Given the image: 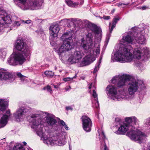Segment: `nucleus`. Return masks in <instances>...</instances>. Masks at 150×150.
Segmentation results:
<instances>
[{
  "instance_id": "f257e3e1",
  "label": "nucleus",
  "mask_w": 150,
  "mask_h": 150,
  "mask_svg": "<svg viewBox=\"0 0 150 150\" xmlns=\"http://www.w3.org/2000/svg\"><path fill=\"white\" fill-rule=\"evenodd\" d=\"M114 85H109L106 88L108 95L114 100L129 98L139 92L144 95L146 87L143 80L127 74H120L113 77L110 81Z\"/></svg>"
},
{
  "instance_id": "f03ea898",
  "label": "nucleus",
  "mask_w": 150,
  "mask_h": 150,
  "mask_svg": "<svg viewBox=\"0 0 150 150\" xmlns=\"http://www.w3.org/2000/svg\"><path fill=\"white\" fill-rule=\"evenodd\" d=\"M135 46L132 55L130 52L132 49L131 45L121 43L119 49L112 55V59L114 61L125 62H131L133 59H142V61H145L149 58V51L147 47H144L142 50L138 45H136Z\"/></svg>"
},
{
  "instance_id": "7ed1b4c3",
  "label": "nucleus",
  "mask_w": 150,
  "mask_h": 150,
  "mask_svg": "<svg viewBox=\"0 0 150 150\" xmlns=\"http://www.w3.org/2000/svg\"><path fill=\"white\" fill-rule=\"evenodd\" d=\"M27 119L29 122L32 124L31 127L35 130L37 134L43 141L44 143L48 145L56 144L59 146H62L66 143L64 135L59 133L55 138H49L43 132L44 125L41 123V118L40 114H31L27 117Z\"/></svg>"
},
{
  "instance_id": "20e7f679",
  "label": "nucleus",
  "mask_w": 150,
  "mask_h": 150,
  "mask_svg": "<svg viewBox=\"0 0 150 150\" xmlns=\"http://www.w3.org/2000/svg\"><path fill=\"white\" fill-rule=\"evenodd\" d=\"M126 123L121 125L117 130L115 132L117 134H124L128 130L127 135L132 140L139 144L144 142L145 139L144 134L137 129V119L135 116L126 117L125 119Z\"/></svg>"
},
{
  "instance_id": "39448f33",
  "label": "nucleus",
  "mask_w": 150,
  "mask_h": 150,
  "mask_svg": "<svg viewBox=\"0 0 150 150\" xmlns=\"http://www.w3.org/2000/svg\"><path fill=\"white\" fill-rule=\"evenodd\" d=\"M72 32L69 31L64 33L60 37L62 42L59 48L56 50L59 55L70 50L74 47L75 43L72 39Z\"/></svg>"
},
{
  "instance_id": "423d86ee",
  "label": "nucleus",
  "mask_w": 150,
  "mask_h": 150,
  "mask_svg": "<svg viewBox=\"0 0 150 150\" xmlns=\"http://www.w3.org/2000/svg\"><path fill=\"white\" fill-rule=\"evenodd\" d=\"M81 46L86 52L91 55H98L99 54L100 50L99 45L97 47H95V45L93 43L86 41L84 38L81 39Z\"/></svg>"
},
{
  "instance_id": "0eeeda50",
  "label": "nucleus",
  "mask_w": 150,
  "mask_h": 150,
  "mask_svg": "<svg viewBox=\"0 0 150 150\" xmlns=\"http://www.w3.org/2000/svg\"><path fill=\"white\" fill-rule=\"evenodd\" d=\"M26 61L25 58L21 53L15 52L8 59L7 63L8 64L11 65H21Z\"/></svg>"
},
{
  "instance_id": "6e6552de",
  "label": "nucleus",
  "mask_w": 150,
  "mask_h": 150,
  "mask_svg": "<svg viewBox=\"0 0 150 150\" xmlns=\"http://www.w3.org/2000/svg\"><path fill=\"white\" fill-rule=\"evenodd\" d=\"M14 47L17 50L21 52L20 53L25 59L27 57L30 55V51L28 48L23 40L20 39H17L15 42Z\"/></svg>"
},
{
  "instance_id": "1a4fd4ad",
  "label": "nucleus",
  "mask_w": 150,
  "mask_h": 150,
  "mask_svg": "<svg viewBox=\"0 0 150 150\" xmlns=\"http://www.w3.org/2000/svg\"><path fill=\"white\" fill-rule=\"evenodd\" d=\"M15 5L22 10H34L35 5L30 0H13Z\"/></svg>"
},
{
  "instance_id": "9d476101",
  "label": "nucleus",
  "mask_w": 150,
  "mask_h": 150,
  "mask_svg": "<svg viewBox=\"0 0 150 150\" xmlns=\"http://www.w3.org/2000/svg\"><path fill=\"white\" fill-rule=\"evenodd\" d=\"M11 22L10 16L4 11H0V32L3 28L8 26Z\"/></svg>"
},
{
  "instance_id": "9b49d317",
  "label": "nucleus",
  "mask_w": 150,
  "mask_h": 150,
  "mask_svg": "<svg viewBox=\"0 0 150 150\" xmlns=\"http://www.w3.org/2000/svg\"><path fill=\"white\" fill-rule=\"evenodd\" d=\"M28 109L24 107H20L16 110V112L13 114V117L16 120L19 122L24 118L26 117L27 114L29 113L31 109L28 108Z\"/></svg>"
},
{
  "instance_id": "f8f14e48",
  "label": "nucleus",
  "mask_w": 150,
  "mask_h": 150,
  "mask_svg": "<svg viewBox=\"0 0 150 150\" xmlns=\"http://www.w3.org/2000/svg\"><path fill=\"white\" fill-rule=\"evenodd\" d=\"M81 119L83 130L86 132H90L92 126L91 119L86 115L83 116L81 117Z\"/></svg>"
},
{
  "instance_id": "ddd939ff",
  "label": "nucleus",
  "mask_w": 150,
  "mask_h": 150,
  "mask_svg": "<svg viewBox=\"0 0 150 150\" xmlns=\"http://www.w3.org/2000/svg\"><path fill=\"white\" fill-rule=\"evenodd\" d=\"M147 29H143L139 33H137L135 36V40L136 43V45H138L139 47H140V45L144 44L146 42V36L147 35L146 33H144Z\"/></svg>"
},
{
  "instance_id": "4468645a",
  "label": "nucleus",
  "mask_w": 150,
  "mask_h": 150,
  "mask_svg": "<svg viewBox=\"0 0 150 150\" xmlns=\"http://www.w3.org/2000/svg\"><path fill=\"white\" fill-rule=\"evenodd\" d=\"M15 74L13 71L1 72H0V78L1 80L11 82L15 80Z\"/></svg>"
},
{
  "instance_id": "2eb2a0df",
  "label": "nucleus",
  "mask_w": 150,
  "mask_h": 150,
  "mask_svg": "<svg viewBox=\"0 0 150 150\" xmlns=\"http://www.w3.org/2000/svg\"><path fill=\"white\" fill-rule=\"evenodd\" d=\"M90 26V29L91 32H89L86 35V41L93 43L92 38L93 37L92 32H94L96 34H99L100 32V30L95 25L93 24H89Z\"/></svg>"
},
{
  "instance_id": "dca6fc26",
  "label": "nucleus",
  "mask_w": 150,
  "mask_h": 150,
  "mask_svg": "<svg viewBox=\"0 0 150 150\" xmlns=\"http://www.w3.org/2000/svg\"><path fill=\"white\" fill-rule=\"evenodd\" d=\"M50 44H52V43L53 42V40L54 38L58 36L59 28L57 25H55L51 26L50 28Z\"/></svg>"
},
{
  "instance_id": "f3484780",
  "label": "nucleus",
  "mask_w": 150,
  "mask_h": 150,
  "mask_svg": "<svg viewBox=\"0 0 150 150\" xmlns=\"http://www.w3.org/2000/svg\"><path fill=\"white\" fill-rule=\"evenodd\" d=\"M44 112L47 115L45 118L48 125L51 127L55 125L57 122V121L55 119V116L47 112Z\"/></svg>"
},
{
  "instance_id": "a211bd4d",
  "label": "nucleus",
  "mask_w": 150,
  "mask_h": 150,
  "mask_svg": "<svg viewBox=\"0 0 150 150\" xmlns=\"http://www.w3.org/2000/svg\"><path fill=\"white\" fill-rule=\"evenodd\" d=\"M96 55H91L88 53V55L85 56L82 60V63L85 65H88L92 62L95 60V56H97Z\"/></svg>"
},
{
  "instance_id": "6ab92c4d",
  "label": "nucleus",
  "mask_w": 150,
  "mask_h": 150,
  "mask_svg": "<svg viewBox=\"0 0 150 150\" xmlns=\"http://www.w3.org/2000/svg\"><path fill=\"white\" fill-rule=\"evenodd\" d=\"M133 35L131 32H129L127 33V35L125 36H123L122 40H123V42H126L127 43L132 44L134 40Z\"/></svg>"
},
{
  "instance_id": "aec40b11",
  "label": "nucleus",
  "mask_w": 150,
  "mask_h": 150,
  "mask_svg": "<svg viewBox=\"0 0 150 150\" xmlns=\"http://www.w3.org/2000/svg\"><path fill=\"white\" fill-rule=\"evenodd\" d=\"M8 100L6 99H0V110L5 111L8 106Z\"/></svg>"
},
{
  "instance_id": "412c9836",
  "label": "nucleus",
  "mask_w": 150,
  "mask_h": 150,
  "mask_svg": "<svg viewBox=\"0 0 150 150\" xmlns=\"http://www.w3.org/2000/svg\"><path fill=\"white\" fill-rule=\"evenodd\" d=\"M8 116L4 115L0 120V128L4 127L7 124L8 121Z\"/></svg>"
},
{
  "instance_id": "4be33fe9",
  "label": "nucleus",
  "mask_w": 150,
  "mask_h": 150,
  "mask_svg": "<svg viewBox=\"0 0 150 150\" xmlns=\"http://www.w3.org/2000/svg\"><path fill=\"white\" fill-rule=\"evenodd\" d=\"M67 4L70 6L73 7H76L78 5H82L84 2L83 0H80V2H78L74 3L71 0H65Z\"/></svg>"
},
{
  "instance_id": "5701e85b",
  "label": "nucleus",
  "mask_w": 150,
  "mask_h": 150,
  "mask_svg": "<svg viewBox=\"0 0 150 150\" xmlns=\"http://www.w3.org/2000/svg\"><path fill=\"white\" fill-rule=\"evenodd\" d=\"M28 150H33L30 148H29H29H28ZM12 150H25V149L21 144L17 143L15 144Z\"/></svg>"
},
{
  "instance_id": "b1692460",
  "label": "nucleus",
  "mask_w": 150,
  "mask_h": 150,
  "mask_svg": "<svg viewBox=\"0 0 150 150\" xmlns=\"http://www.w3.org/2000/svg\"><path fill=\"white\" fill-rule=\"evenodd\" d=\"M72 55L76 59L79 60L82 57V54H81V52L77 49L75 50L74 54Z\"/></svg>"
},
{
  "instance_id": "393cba45",
  "label": "nucleus",
  "mask_w": 150,
  "mask_h": 150,
  "mask_svg": "<svg viewBox=\"0 0 150 150\" xmlns=\"http://www.w3.org/2000/svg\"><path fill=\"white\" fill-rule=\"evenodd\" d=\"M79 60L76 59V58L74 57V56L71 55L68 59V62L71 64L77 63Z\"/></svg>"
},
{
  "instance_id": "a878e982",
  "label": "nucleus",
  "mask_w": 150,
  "mask_h": 150,
  "mask_svg": "<svg viewBox=\"0 0 150 150\" xmlns=\"http://www.w3.org/2000/svg\"><path fill=\"white\" fill-rule=\"evenodd\" d=\"M101 132L100 133V135H101V136H103L102 139L104 141V143L105 144L104 146V150H109L108 148L107 147V146L105 143V140L106 139V138L105 135L104 133L103 130L102 129L101 130Z\"/></svg>"
},
{
  "instance_id": "bb28decb",
  "label": "nucleus",
  "mask_w": 150,
  "mask_h": 150,
  "mask_svg": "<svg viewBox=\"0 0 150 150\" xmlns=\"http://www.w3.org/2000/svg\"><path fill=\"white\" fill-rule=\"evenodd\" d=\"M144 124L147 127V129L150 131V117L145 120Z\"/></svg>"
},
{
  "instance_id": "cd10ccee",
  "label": "nucleus",
  "mask_w": 150,
  "mask_h": 150,
  "mask_svg": "<svg viewBox=\"0 0 150 150\" xmlns=\"http://www.w3.org/2000/svg\"><path fill=\"white\" fill-rule=\"evenodd\" d=\"M6 55V50L5 49L0 50V58L4 59L5 58Z\"/></svg>"
},
{
  "instance_id": "c85d7f7f",
  "label": "nucleus",
  "mask_w": 150,
  "mask_h": 150,
  "mask_svg": "<svg viewBox=\"0 0 150 150\" xmlns=\"http://www.w3.org/2000/svg\"><path fill=\"white\" fill-rule=\"evenodd\" d=\"M44 74L47 77H52L54 75V73L51 71H46L44 72Z\"/></svg>"
},
{
  "instance_id": "c756f323",
  "label": "nucleus",
  "mask_w": 150,
  "mask_h": 150,
  "mask_svg": "<svg viewBox=\"0 0 150 150\" xmlns=\"http://www.w3.org/2000/svg\"><path fill=\"white\" fill-rule=\"evenodd\" d=\"M119 18H115L113 20L111 28V30H112L113 28L115 27L116 24L117 22L119 20Z\"/></svg>"
},
{
  "instance_id": "7c9ffc66",
  "label": "nucleus",
  "mask_w": 150,
  "mask_h": 150,
  "mask_svg": "<svg viewBox=\"0 0 150 150\" xmlns=\"http://www.w3.org/2000/svg\"><path fill=\"white\" fill-rule=\"evenodd\" d=\"M60 22L62 23L64 25H65L70 24L71 23L70 19L67 18L61 20Z\"/></svg>"
},
{
  "instance_id": "2f4dec72",
  "label": "nucleus",
  "mask_w": 150,
  "mask_h": 150,
  "mask_svg": "<svg viewBox=\"0 0 150 150\" xmlns=\"http://www.w3.org/2000/svg\"><path fill=\"white\" fill-rule=\"evenodd\" d=\"M111 30V28L109 30V32L108 33L107 35V37L106 39L105 42L107 44L108 43V41L110 39V37L111 36V33H112V30Z\"/></svg>"
},
{
  "instance_id": "473e14b6",
  "label": "nucleus",
  "mask_w": 150,
  "mask_h": 150,
  "mask_svg": "<svg viewBox=\"0 0 150 150\" xmlns=\"http://www.w3.org/2000/svg\"><path fill=\"white\" fill-rule=\"evenodd\" d=\"M95 104H93V108H96L97 109H98L99 108V104L98 99V98H96V99H95V102H94Z\"/></svg>"
},
{
  "instance_id": "72a5a7b5",
  "label": "nucleus",
  "mask_w": 150,
  "mask_h": 150,
  "mask_svg": "<svg viewBox=\"0 0 150 150\" xmlns=\"http://www.w3.org/2000/svg\"><path fill=\"white\" fill-rule=\"evenodd\" d=\"M44 90H47V91L50 93H51L52 91V88L50 86L47 85L45 87L43 88Z\"/></svg>"
},
{
  "instance_id": "f704fd0d",
  "label": "nucleus",
  "mask_w": 150,
  "mask_h": 150,
  "mask_svg": "<svg viewBox=\"0 0 150 150\" xmlns=\"http://www.w3.org/2000/svg\"><path fill=\"white\" fill-rule=\"evenodd\" d=\"M17 75L18 77L20 78L22 81H24L25 76L23 75L20 72L18 73Z\"/></svg>"
},
{
  "instance_id": "c9c22d12",
  "label": "nucleus",
  "mask_w": 150,
  "mask_h": 150,
  "mask_svg": "<svg viewBox=\"0 0 150 150\" xmlns=\"http://www.w3.org/2000/svg\"><path fill=\"white\" fill-rule=\"evenodd\" d=\"M56 84H57L55 85V84H54L53 83H52V84H51V85L53 86L54 88H55L58 89V88H59V86L61 84V83H56Z\"/></svg>"
},
{
  "instance_id": "e433bc0d",
  "label": "nucleus",
  "mask_w": 150,
  "mask_h": 150,
  "mask_svg": "<svg viewBox=\"0 0 150 150\" xmlns=\"http://www.w3.org/2000/svg\"><path fill=\"white\" fill-rule=\"evenodd\" d=\"M92 96L93 98H94L95 99H96V98H98L97 97L96 92L95 90H93Z\"/></svg>"
},
{
  "instance_id": "4c0bfd02",
  "label": "nucleus",
  "mask_w": 150,
  "mask_h": 150,
  "mask_svg": "<svg viewBox=\"0 0 150 150\" xmlns=\"http://www.w3.org/2000/svg\"><path fill=\"white\" fill-rule=\"evenodd\" d=\"M22 23H24L29 24L31 23V21L30 20H28L25 21L22 20L21 21Z\"/></svg>"
},
{
  "instance_id": "58836bf2",
  "label": "nucleus",
  "mask_w": 150,
  "mask_h": 150,
  "mask_svg": "<svg viewBox=\"0 0 150 150\" xmlns=\"http://www.w3.org/2000/svg\"><path fill=\"white\" fill-rule=\"evenodd\" d=\"M99 66H95L94 68V70L93 71V73L95 74L99 70Z\"/></svg>"
},
{
  "instance_id": "ea45409f",
  "label": "nucleus",
  "mask_w": 150,
  "mask_h": 150,
  "mask_svg": "<svg viewBox=\"0 0 150 150\" xmlns=\"http://www.w3.org/2000/svg\"><path fill=\"white\" fill-rule=\"evenodd\" d=\"M138 69L140 71H142L143 70L145 69V68L144 66H137Z\"/></svg>"
},
{
  "instance_id": "a19ab883",
  "label": "nucleus",
  "mask_w": 150,
  "mask_h": 150,
  "mask_svg": "<svg viewBox=\"0 0 150 150\" xmlns=\"http://www.w3.org/2000/svg\"><path fill=\"white\" fill-rule=\"evenodd\" d=\"M59 124L61 125L62 127H64L66 124L63 120H60Z\"/></svg>"
},
{
  "instance_id": "79ce46f5",
  "label": "nucleus",
  "mask_w": 150,
  "mask_h": 150,
  "mask_svg": "<svg viewBox=\"0 0 150 150\" xmlns=\"http://www.w3.org/2000/svg\"><path fill=\"white\" fill-rule=\"evenodd\" d=\"M71 80H72L71 78L70 77L65 78L63 79V80L65 82H67Z\"/></svg>"
},
{
  "instance_id": "37998d69",
  "label": "nucleus",
  "mask_w": 150,
  "mask_h": 150,
  "mask_svg": "<svg viewBox=\"0 0 150 150\" xmlns=\"http://www.w3.org/2000/svg\"><path fill=\"white\" fill-rule=\"evenodd\" d=\"M70 22H72L73 23L77 21V19L76 18H71L70 19Z\"/></svg>"
},
{
  "instance_id": "c03bdc74",
  "label": "nucleus",
  "mask_w": 150,
  "mask_h": 150,
  "mask_svg": "<svg viewBox=\"0 0 150 150\" xmlns=\"http://www.w3.org/2000/svg\"><path fill=\"white\" fill-rule=\"evenodd\" d=\"M66 110H72L73 108L71 106H67L66 107Z\"/></svg>"
},
{
  "instance_id": "a18cd8bd",
  "label": "nucleus",
  "mask_w": 150,
  "mask_h": 150,
  "mask_svg": "<svg viewBox=\"0 0 150 150\" xmlns=\"http://www.w3.org/2000/svg\"><path fill=\"white\" fill-rule=\"evenodd\" d=\"M15 25L18 26L20 25L21 23L19 21H17L15 22Z\"/></svg>"
},
{
  "instance_id": "49530a36",
  "label": "nucleus",
  "mask_w": 150,
  "mask_h": 150,
  "mask_svg": "<svg viewBox=\"0 0 150 150\" xmlns=\"http://www.w3.org/2000/svg\"><path fill=\"white\" fill-rule=\"evenodd\" d=\"M103 18L105 20H108L110 18V17L108 16H104L103 17Z\"/></svg>"
},
{
  "instance_id": "de8ad7c7",
  "label": "nucleus",
  "mask_w": 150,
  "mask_h": 150,
  "mask_svg": "<svg viewBox=\"0 0 150 150\" xmlns=\"http://www.w3.org/2000/svg\"><path fill=\"white\" fill-rule=\"evenodd\" d=\"M128 4H119L118 5V6L119 7H124V6H123L122 5H127Z\"/></svg>"
},
{
  "instance_id": "09e8293b",
  "label": "nucleus",
  "mask_w": 150,
  "mask_h": 150,
  "mask_svg": "<svg viewBox=\"0 0 150 150\" xmlns=\"http://www.w3.org/2000/svg\"><path fill=\"white\" fill-rule=\"evenodd\" d=\"M147 8L146 6H143L142 7L141 6L139 8L142 9L143 10L146 9Z\"/></svg>"
},
{
  "instance_id": "8fccbe9b",
  "label": "nucleus",
  "mask_w": 150,
  "mask_h": 150,
  "mask_svg": "<svg viewBox=\"0 0 150 150\" xmlns=\"http://www.w3.org/2000/svg\"><path fill=\"white\" fill-rule=\"evenodd\" d=\"M64 128L65 129L67 130H69V127L67 126L66 124L65 125V126H64Z\"/></svg>"
},
{
  "instance_id": "3c124183",
  "label": "nucleus",
  "mask_w": 150,
  "mask_h": 150,
  "mask_svg": "<svg viewBox=\"0 0 150 150\" xmlns=\"http://www.w3.org/2000/svg\"><path fill=\"white\" fill-rule=\"evenodd\" d=\"M132 29H133V30H136L134 31V32H136V30H137L138 31H139V28H137V27H134V28H132Z\"/></svg>"
},
{
  "instance_id": "603ef678",
  "label": "nucleus",
  "mask_w": 150,
  "mask_h": 150,
  "mask_svg": "<svg viewBox=\"0 0 150 150\" xmlns=\"http://www.w3.org/2000/svg\"><path fill=\"white\" fill-rule=\"evenodd\" d=\"M28 69L30 71H32L33 68L31 67H27Z\"/></svg>"
},
{
  "instance_id": "864d4df0",
  "label": "nucleus",
  "mask_w": 150,
  "mask_h": 150,
  "mask_svg": "<svg viewBox=\"0 0 150 150\" xmlns=\"http://www.w3.org/2000/svg\"><path fill=\"white\" fill-rule=\"evenodd\" d=\"M120 121V120L118 118H116L115 119V122H119Z\"/></svg>"
},
{
  "instance_id": "5fc2aeb1",
  "label": "nucleus",
  "mask_w": 150,
  "mask_h": 150,
  "mask_svg": "<svg viewBox=\"0 0 150 150\" xmlns=\"http://www.w3.org/2000/svg\"><path fill=\"white\" fill-rule=\"evenodd\" d=\"M78 73L76 74L73 77L71 78V80H72L73 79H74L76 78L77 77V74Z\"/></svg>"
},
{
  "instance_id": "6e6d98bb",
  "label": "nucleus",
  "mask_w": 150,
  "mask_h": 150,
  "mask_svg": "<svg viewBox=\"0 0 150 150\" xmlns=\"http://www.w3.org/2000/svg\"><path fill=\"white\" fill-rule=\"evenodd\" d=\"M6 113L8 115L10 113V110H8L6 111Z\"/></svg>"
},
{
  "instance_id": "4d7b16f0",
  "label": "nucleus",
  "mask_w": 150,
  "mask_h": 150,
  "mask_svg": "<svg viewBox=\"0 0 150 150\" xmlns=\"http://www.w3.org/2000/svg\"><path fill=\"white\" fill-rule=\"evenodd\" d=\"M81 79L82 80H84L85 79V77L84 76H81Z\"/></svg>"
},
{
  "instance_id": "13d9d810",
  "label": "nucleus",
  "mask_w": 150,
  "mask_h": 150,
  "mask_svg": "<svg viewBox=\"0 0 150 150\" xmlns=\"http://www.w3.org/2000/svg\"><path fill=\"white\" fill-rule=\"evenodd\" d=\"M23 144L25 146L27 144V143H26V142H23Z\"/></svg>"
},
{
  "instance_id": "bf43d9fd",
  "label": "nucleus",
  "mask_w": 150,
  "mask_h": 150,
  "mask_svg": "<svg viewBox=\"0 0 150 150\" xmlns=\"http://www.w3.org/2000/svg\"><path fill=\"white\" fill-rule=\"evenodd\" d=\"M91 88V85L89 87V89H90Z\"/></svg>"
},
{
  "instance_id": "052dcab7",
  "label": "nucleus",
  "mask_w": 150,
  "mask_h": 150,
  "mask_svg": "<svg viewBox=\"0 0 150 150\" xmlns=\"http://www.w3.org/2000/svg\"><path fill=\"white\" fill-rule=\"evenodd\" d=\"M1 69L3 71H6V70L5 69Z\"/></svg>"
},
{
  "instance_id": "680f3d73",
  "label": "nucleus",
  "mask_w": 150,
  "mask_h": 150,
  "mask_svg": "<svg viewBox=\"0 0 150 150\" xmlns=\"http://www.w3.org/2000/svg\"><path fill=\"white\" fill-rule=\"evenodd\" d=\"M69 148L70 150H71V149H70V144H69Z\"/></svg>"
},
{
  "instance_id": "e2e57ef3",
  "label": "nucleus",
  "mask_w": 150,
  "mask_h": 150,
  "mask_svg": "<svg viewBox=\"0 0 150 150\" xmlns=\"http://www.w3.org/2000/svg\"><path fill=\"white\" fill-rule=\"evenodd\" d=\"M70 86H69V88H68V89H70Z\"/></svg>"
},
{
  "instance_id": "0e129e2a",
  "label": "nucleus",
  "mask_w": 150,
  "mask_h": 150,
  "mask_svg": "<svg viewBox=\"0 0 150 150\" xmlns=\"http://www.w3.org/2000/svg\"><path fill=\"white\" fill-rule=\"evenodd\" d=\"M100 65V63H99L98 64L97 66H99Z\"/></svg>"
},
{
  "instance_id": "69168bd1",
  "label": "nucleus",
  "mask_w": 150,
  "mask_h": 150,
  "mask_svg": "<svg viewBox=\"0 0 150 150\" xmlns=\"http://www.w3.org/2000/svg\"><path fill=\"white\" fill-rule=\"evenodd\" d=\"M26 69H27L26 68H25V69H24V70H26Z\"/></svg>"
},
{
  "instance_id": "338daca9",
  "label": "nucleus",
  "mask_w": 150,
  "mask_h": 150,
  "mask_svg": "<svg viewBox=\"0 0 150 150\" xmlns=\"http://www.w3.org/2000/svg\"><path fill=\"white\" fill-rule=\"evenodd\" d=\"M101 58H100V60H101Z\"/></svg>"
},
{
  "instance_id": "774afa93",
  "label": "nucleus",
  "mask_w": 150,
  "mask_h": 150,
  "mask_svg": "<svg viewBox=\"0 0 150 150\" xmlns=\"http://www.w3.org/2000/svg\"><path fill=\"white\" fill-rule=\"evenodd\" d=\"M110 24H111V23H110Z\"/></svg>"
}]
</instances>
